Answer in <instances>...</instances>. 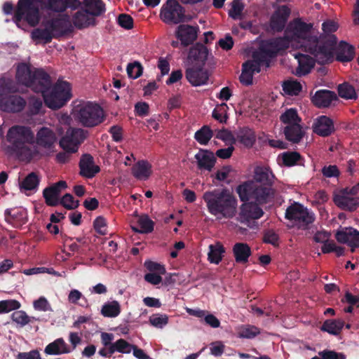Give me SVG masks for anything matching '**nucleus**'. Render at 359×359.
<instances>
[{"label":"nucleus","instance_id":"nucleus-44","mask_svg":"<svg viewBox=\"0 0 359 359\" xmlns=\"http://www.w3.org/2000/svg\"><path fill=\"white\" fill-rule=\"evenodd\" d=\"M215 132V134L214 135L215 138L223 141L226 145H233L236 142L234 135L228 129L222 128Z\"/></svg>","mask_w":359,"mask_h":359},{"label":"nucleus","instance_id":"nucleus-9","mask_svg":"<svg viewBox=\"0 0 359 359\" xmlns=\"http://www.w3.org/2000/svg\"><path fill=\"white\" fill-rule=\"evenodd\" d=\"M285 218L291 222L292 226L301 229H307L315 219L314 214L298 203H294L287 208Z\"/></svg>","mask_w":359,"mask_h":359},{"label":"nucleus","instance_id":"nucleus-46","mask_svg":"<svg viewBox=\"0 0 359 359\" xmlns=\"http://www.w3.org/2000/svg\"><path fill=\"white\" fill-rule=\"evenodd\" d=\"M283 90L285 94L296 95L301 91L302 85L297 81L287 80L283 83Z\"/></svg>","mask_w":359,"mask_h":359},{"label":"nucleus","instance_id":"nucleus-52","mask_svg":"<svg viewBox=\"0 0 359 359\" xmlns=\"http://www.w3.org/2000/svg\"><path fill=\"white\" fill-rule=\"evenodd\" d=\"M126 70L128 76L135 79L142 74L143 68L139 62H134L128 65Z\"/></svg>","mask_w":359,"mask_h":359},{"label":"nucleus","instance_id":"nucleus-33","mask_svg":"<svg viewBox=\"0 0 359 359\" xmlns=\"http://www.w3.org/2000/svg\"><path fill=\"white\" fill-rule=\"evenodd\" d=\"M354 57L353 47L344 41H341L337 49L336 59L342 62H349Z\"/></svg>","mask_w":359,"mask_h":359},{"label":"nucleus","instance_id":"nucleus-14","mask_svg":"<svg viewBox=\"0 0 359 359\" xmlns=\"http://www.w3.org/2000/svg\"><path fill=\"white\" fill-rule=\"evenodd\" d=\"M27 210L22 207L8 208L4 212L5 221L17 229L27 223Z\"/></svg>","mask_w":359,"mask_h":359},{"label":"nucleus","instance_id":"nucleus-42","mask_svg":"<svg viewBox=\"0 0 359 359\" xmlns=\"http://www.w3.org/2000/svg\"><path fill=\"white\" fill-rule=\"evenodd\" d=\"M11 319L21 327L27 325L33 320H37L34 317L29 316L25 311L18 309L11 314Z\"/></svg>","mask_w":359,"mask_h":359},{"label":"nucleus","instance_id":"nucleus-26","mask_svg":"<svg viewBox=\"0 0 359 359\" xmlns=\"http://www.w3.org/2000/svg\"><path fill=\"white\" fill-rule=\"evenodd\" d=\"M208 48L204 45L198 43L190 48L188 57L198 66H203L208 59Z\"/></svg>","mask_w":359,"mask_h":359},{"label":"nucleus","instance_id":"nucleus-61","mask_svg":"<svg viewBox=\"0 0 359 359\" xmlns=\"http://www.w3.org/2000/svg\"><path fill=\"white\" fill-rule=\"evenodd\" d=\"M116 342L111 343L110 345L104 346L100 348L98 351V354L104 358H109L112 354H114L116 350Z\"/></svg>","mask_w":359,"mask_h":359},{"label":"nucleus","instance_id":"nucleus-57","mask_svg":"<svg viewBox=\"0 0 359 359\" xmlns=\"http://www.w3.org/2000/svg\"><path fill=\"white\" fill-rule=\"evenodd\" d=\"M93 226L99 234L102 236L107 234V222L103 217H97L93 222Z\"/></svg>","mask_w":359,"mask_h":359},{"label":"nucleus","instance_id":"nucleus-43","mask_svg":"<svg viewBox=\"0 0 359 359\" xmlns=\"http://www.w3.org/2000/svg\"><path fill=\"white\" fill-rule=\"evenodd\" d=\"M233 253L237 263H246L247 243H236L233 247Z\"/></svg>","mask_w":359,"mask_h":359},{"label":"nucleus","instance_id":"nucleus-22","mask_svg":"<svg viewBox=\"0 0 359 359\" xmlns=\"http://www.w3.org/2000/svg\"><path fill=\"white\" fill-rule=\"evenodd\" d=\"M79 165L80 175L86 178H93L100 171V167L94 164V158L89 154L81 156Z\"/></svg>","mask_w":359,"mask_h":359},{"label":"nucleus","instance_id":"nucleus-15","mask_svg":"<svg viewBox=\"0 0 359 359\" xmlns=\"http://www.w3.org/2000/svg\"><path fill=\"white\" fill-rule=\"evenodd\" d=\"M67 187V182L61 180L44 189L43 191V196L46 205L51 207H55L59 205L60 194L62 190Z\"/></svg>","mask_w":359,"mask_h":359},{"label":"nucleus","instance_id":"nucleus-17","mask_svg":"<svg viewBox=\"0 0 359 359\" xmlns=\"http://www.w3.org/2000/svg\"><path fill=\"white\" fill-rule=\"evenodd\" d=\"M198 30V26L182 24L177 27L175 35L183 46H188L196 40Z\"/></svg>","mask_w":359,"mask_h":359},{"label":"nucleus","instance_id":"nucleus-38","mask_svg":"<svg viewBox=\"0 0 359 359\" xmlns=\"http://www.w3.org/2000/svg\"><path fill=\"white\" fill-rule=\"evenodd\" d=\"M214 135V131L210 127L205 125L195 133L194 138L200 144L207 145Z\"/></svg>","mask_w":359,"mask_h":359},{"label":"nucleus","instance_id":"nucleus-39","mask_svg":"<svg viewBox=\"0 0 359 359\" xmlns=\"http://www.w3.org/2000/svg\"><path fill=\"white\" fill-rule=\"evenodd\" d=\"M40 182V179L36 173L32 172L28 174L20 182L21 189L26 191H36Z\"/></svg>","mask_w":359,"mask_h":359},{"label":"nucleus","instance_id":"nucleus-45","mask_svg":"<svg viewBox=\"0 0 359 359\" xmlns=\"http://www.w3.org/2000/svg\"><path fill=\"white\" fill-rule=\"evenodd\" d=\"M228 109L229 107L226 103L217 105L212 111V117L221 123H226L228 118Z\"/></svg>","mask_w":359,"mask_h":359},{"label":"nucleus","instance_id":"nucleus-32","mask_svg":"<svg viewBox=\"0 0 359 359\" xmlns=\"http://www.w3.org/2000/svg\"><path fill=\"white\" fill-rule=\"evenodd\" d=\"M338 28H339V25L337 24V22H336L335 21L332 20H325L322 24V30H323V34L325 35H327L329 37V39L327 41H325L324 40V38L319 37L315 31H313V32L317 36L320 44L322 46H323V45H326L327 43H328L331 41L332 36H334L337 39V37L334 35H333L332 33L335 32ZM313 30H314L313 28ZM335 43H337V42ZM336 44H334V46Z\"/></svg>","mask_w":359,"mask_h":359},{"label":"nucleus","instance_id":"nucleus-62","mask_svg":"<svg viewBox=\"0 0 359 359\" xmlns=\"http://www.w3.org/2000/svg\"><path fill=\"white\" fill-rule=\"evenodd\" d=\"M227 148L219 149L217 150L215 155L222 159H227L229 158L234 151L233 145H228Z\"/></svg>","mask_w":359,"mask_h":359},{"label":"nucleus","instance_id":"nucleus-35","mask_svg":"<svg viewBox=\"0 0 359 359\" xmlns=\"http://www.w3.org/2000/svg\"><path fill=\"white\" fill-rule=\"evenodd\" d=\"M284 133L287 140L292 142H299L304 135V130L302 126L299 124L293 126H285Z\"/></svg>","mask_w":359,"mask_h":359},{"label":"nucleus","instance_id":"nucleus-64","mask_svg":"<svg viewBox=\"0 0 359 359\" xmlns=\"http://www.w3.org/2000/svg\"><path fill=\"white\" fill-rule=\"evenodd\" d=\"M17 359H41V358L37 350H32L29 352L19 353Z\"/></svg>","mask_w":359,"mask_h":359},{"label":"nucleus","instance_id":"nucleus-28","mask_svg":"<svg viewBox=\"0 0 359 359\" xmlns=\"http://www.w3.org/2000/svg\"><path fill=\"white\" fill-rule=\"evenodd\" d=\"M44 352L47 355H60L70 353L71 349L62 338H58L48 344L46 346Z\"/></svg>","mask_w":359,"mask_h":359},{"label":"nucleus","instance_id":"nucleus-3","mask_svg":"<svg viewBox=\"0 0 359 359\" xmlns=\"http://www.w3.org/2000/svg\"><path fill=\"white\" fill-rule=\"evenodd\" d=\"M7 140L11 143V149L22 161L30 162L39 155L36 147L35 136L31 128L25 126H13L8 131Z\"/></svg>","mask_w":359,"mask_h":359},{"label":"nucleus","instance_id":"nucleus-12","mask_svg":"<svg viewBox=\"0 0 359 359\" xmlns=\"http://www.w3.org/2000/svg\"><path fill=\"white\" fill-rule=\"evenodd\" d=\"M358 191V186L345 189L334 196V201L342 209L353 210L359 205V197L356 196Z\"/></svg>","mask_w":359,"mask_h":359},{"label":"nucleus","instance_id":"nucleus-2","mask_svg":"<svg viewBox=\"0 0 359 359\" xmlns=\"http://www.w3.org/2000/svg\"><path fill=\"white\" fill-rule=\"evenodd\" d=\"M274 175L268 166L257 165L255 168L253 180L248 182V228L257 229V219L262 217L260 205L267 203L273 196L271 185Z\"/></svg>","mask_w":359,"mask_h":359},{"label":"nucleus","instance_id":"nucleus-31","mask_svg":"<svg viewBox=\"0 0 359 359\" xmlns=\"http://www.w3.org/2000/svg\"><path fill=\"white\" fill-rule=\"evenodd\" d=\"M236 193L243 202L238 219L241 222H247V181L242 182L236 188Z\"/></svg>","mask_w":359,"mask_h":359},{"label":"nucleus","instance_id":"nucleus-1","mask_svg":"<svg viewBox=\"0 0 359 359\" xmlns=\"http://www.w3.org/2000/svg\"><path fill=\"white\" fill-rule=\"evenodd\" d=\"M336 38L326 45L322 46L313 30V24L296 18L289 22L283 37L272 39L262 42L257 51L253 53V60L248 61V73L259 72L262 65L269 66V59L285 49L291 47L301 49L309 53H294L293 56L297 60L298 67L294 74L302 76L309 74L313 67L315 62L325 64L332 61ZM252 83V78L248 75V86Z\"/></svg>","mask_w":359,"mask_h":359},{"label":"nucleus","instance_id":"nucleus-50","mask_svg":"<svg viewBox=\"0 0 359 359\" xmlns=\"http://www.w3.org/2000/svg\"><path fill=\"white\" fill-rule=\"evenodd\" d=\"M278 158L285 165L292 166L300 159V155L297 152H285Z\"/></svg>","mask_w":359,"mask_h":359},{"label":"nucleus","instance_id":"nucleus-49","mask_svg":"<svg viewBox=\"0 0 359 359\" xmlns=\"http://www.w3.org/2000/svg\"><path fill=\"white\" fill-rule=\"evenodd\" d=\"M149 323L156 328H163L168 323V316L166 314L155 313L149 317Z\"/></svg>","mask_w":359,"mask_h":359},{"label":"nucleus","instance_id":"nucleus-51","mask_svg":"<svg viewBox=\"0 0 359 359\" xmlns=\"http://www.w3.org/2000/svg\"><path fill=\"white\" fill-rule=\"evenodd\" d=\"M20 306V303L15 299L0 301V314L19 309Z\"/></svg>","mask_w":359,"mask_h":359},{"label":"nucleus","instance_id":"nucleus-48","mask_svg":"<svg viewBox=\"0 0 359 359\" xmlns=\"http://www.w3.org/2000/svg\"><path fill=\"white\" fill-rule=\"evenodd\" d=\"M231 5V8L228 13L229 16L233 20H241L244 9L243 4L240 0H233Z\"/></svg>","mask_w":359,"mask_h":359},{"label":"nucleus","instance_id":"nucleus-4","mask_svg":"<svg viewBox=\"0 0 359 359\" xmlns=\"http://www.w3.org/2000/svg\"><path fill=\"white\" fill-rule=\"evenodd\" d=\"M203 199L212 215H221L224 218H232L236 214L237 199L226 188L207 191L203 194Z\"/></svg>","mask_w":359,"mask_h":359},{"label":"nucleus","instance_id":"nucleus-16","mask_svg":"<svg viewBox=\"0 0 359 359\" xmlns=\"http://www.w3.org/2000/svg\"><path fill=\"white\" fill-rule=\"evenodd\" d=\"M83 7L82 1L80 0H62V1H53L49 5L40 7L41 12L47 11L51 13H62L67 8L71 10H76Z\"/></svg>","mask_w":359,"mask_h":359},{"label":"nucleus","instance_id":"nucleus-10","mask_svg":"<svg viewBox=\"0 0 359 359\" xmlns=\"http://www.w3.org/2000/svg\"><path fill=\"white\" fill-rule=\"evenodd\" d=\"M161 20L167 24H178L187 21L185 9L177 0H167L161 9Z\"/></svg>","mask_w":359,"mask_h":359},{"label":"nucleus","instance_id":"nucleus-23","mask_svg":"<svg viewBox=\"0 0 359 359\" xmlns=\"http://www.w3.org/2000/svg\"><path fill=\"white\" fill-rule=\"evenodd\" d=\"M203 67H193L186 69V78L192 86H199L207 83L209 75L208 72L203 69Z\"/></svg>","mask_w":359,"mask_h":359},{"label":"nucleus","instance_id":"nucleus-6","mask_svg":"<svg viewBox=\"0 0 359 359\" xmlns=\"http://www.w3.org/2000/svg\"><path fill=\"white\" fill-rule=\"evenodd\" d=\"M43 28H36L31 34L32 39L37 42L47 44L53 39H58L66 34L69 30V22L65 18H53L44 19L42 22Z\"/></svg>","mask_w":359,"mask_h":359},{"label":"nucleus","instance_id":"nucleus-25","mask_svg":"<svg viewBox=\"0 0 359 359\" xmlns=\"http://www.w3.org/2000/svg\"><path fill=\"white\" fill-rule=\"evenodd\" d=\"M313 128L315 133L326 137L334 131V123L330 118L320 116L314 121Z\"/></svg>","mask_w":359,"mask_h":359},{"label":"nucleus","instance_id":"nucleus-40","mask_svg":"<svg viewBox=\"0 0 359 359\" xmlns=\"http://www.w3.org/2000/svg\"><path fill=\"white\" fill-rule=\"evenodd\" d=\"M280 121L285 126H293L294 125H299L301 122V118L297 114V111L294 108L287 109L280 116Z\"/></svg>","mask_w":359,"mask_h":359},{"label":"nucleus","instance_id":"nucleus-47","mask_svg":"<svg viewBox=\"0 0 359 359\" xmlns=\"http://www.w3.org/2000/svg\"><path fill=\"white\" fill-rule=\"evenodd\" d=\"M338 93L340 97L345 99H355L357 97L354 88L346 83L338 86Z\"/></svg>","mask_w":359,"mask_h":359},{"label":"nucleus","instance_id":"nucleus-18","mask_svg":"<svg viewBox=\"0 0 359 359\" xmlns=\"http://www.w3.org/2000/svg\"><path fill=\"white\" fill-rule=\"evenodd\" d=\"M26 105V101L20 95H11L0 99V109L6 112L21 111Z\"/></svg>","mask_w":359,"mask_h":359},{"label":"nucleus","instance_id":"nucleus-8","mask_svg":"<svg viewBox=\"0 0 359 359\" xmlns=\"http://www.w3.org/2000/svg\"><path fill=\"white\" fill-rule=\"evenodd\" d=\"M71 97V87L67 81H58L49 93H45L43 95L45 104L52 109L61 108Z\"/></svg>","mask_w":359,"mask_h":359},{"label":"nucleus","instance_id":"nucleus-19","mask_svg":"<svg viewBox=\"0 0 359 359\" xmlns=\"http://www.w3.org/2000/svg\"><path fill=\"white\" fill-rule=\"evenodd\" d=\"M57 141L55 133L49 128L42 127L36 133L35 142L39 147L51 150Z\"/></svg>","mask_w":359,"mask_h":359},{"label":"nucleus","instance_id":"nucleus-58","mask_svg":"<svg viewBox=\"0 0 359 359\" xmlns=\"http://www.w3.org/2000/svg\"><path fill=\"white\" fill-rule=\"evenodd\" d=\"M116 345L117 352L121 353H130L132 351L133 344L128 343L123 339H119L115 341Z\"/></svg>","mask_w":359,"mask_h":359},{"label":"nucleus","instance_id":"nucleus-21","mask_svg":"<svg viewBox=\"0 0 359 359\" xmlns=\"http://www.w3.org/2000/svg\"><path fill=\"white\" fill-rule=\"evenodd\" d=\"M194 158L197 163L198 169L208 172L212 171L217 161L212 151L204 149H200L198 152L195 154Z\"/></svg>","mask_w":359,"mask_h":359},{"label":"nucleus","instance_id":"nucleus-55","mask_svg":"<svg viewBox=\"0 0 359 359\" xmlns=\"http://www.w3.org/2000/svg\"><path fill=\"white\" fill-rule=\"evenodd\" d=\"M118 24L126 29H130L133 27V18L126 13H121L117 18Z\"/></svg>","mask_w":359,"mask_h":359},{"label":"nucleus","instance_id":"nucleus-56","mask_svg":"<svg viewBox=\"0 0 359 359\" xmlns=\"http://www.w3.org/2000/svg\"><path fill=\"white\" fill-rule=\"evenodd\" d=\"M33 306L36 311H51L52 308L47 299L44 297H41L38 299L34 301Z\"/></svg>","mask_w":359,"mask_h":359},{"label":"nucleus","instance_id":"nucleus-53","mask_svg":"<svg viewBox=\"0 0 359 359\" xmlns=\"http://www.w3.org/2000/svg\"><path fill=\"white\" fill-rule=\"evenodd\" d=\"M67 210H74L79 205V201L74 200V196L70 194H65L60 200V203Z\"/></svg>","mask_w":359,"mask_h":359},{"label":"nucleus","instance_id":"nucleus-11","mask_svg":"<svg viewBox=\"0 0 359 359\" xmlns=\"http://www.w3.org/2000/svg\"><path fill=\"white\" fill-rule=\"evenodd\" d=\"M88 133L82 128H70L60 139V147L65 151L77 152L79 146L87 137Z\"/></svg>","mask_w":359,"mask_h":359},{"label":"nucleus","instance_id":"nucleus-24","mask_svg":"<svg viewBox=\"0 0 359 359\" xmlns=\"http://www.w3.org/2000/svg\"><path fill=\"white\" fill-rule=\"evenodd\" d=\"M72 22L74 26L79 29L95 26L97 23L95 17L88 13L83 7L74 14Z\"/></svg>","mask_w":359,"mask_h":359},{"label":"nucleus","instance_id":"nucleus-36","mask_svg":"<svg viewBox=\"0 0 359 359\" xmlns=\"http://www.w3.org/2000/svg\"><path fill=\"white\" fill-rule=\"evenodd\" d=\"M344 326V322L342 320H327L323 323L321 330L332 335H338Z\"/></svg>","mask_w":359,"mask_h":359},{"label":"nucleus","instance_id":"nucleus-34","mask_svg":"<svg viewBox=\"0 0 359 359\" xmlns=\"http://www.w3.org/2000/svg\"><path fill=\"white\" fill-rule=\"evenodd\" d=\"M137 226H132L133 231L141 233H149L153 231L154 223L147 216L142 215L140 217L137 222Z\"/></svg>","mask_w":359,"mask_h":359},{"label":"nucleus","instance_id":"nucleus-60","mask_svg":"<svg viewBox=\"0 0 359 359\" xmlns=\"http://www.w3.org/2000/svg\"><path fill=\"white\" fill-rule=\"evenodd\" d=\"M109 133L111 134L112 140L116 142H119L123 140V128L120 126H112Z\"/></svg>","mask_w":359,"mask_h":359},{"label":"nucleus","instance_id":"nucleus-13","mask_svg":"<svg viewBox=\"0 0 359 359\" xmlns=\"http://www.w3.org/2000/svg\"><path fill=\"white\" fill-rule=\"evenodd\" d=\"M335 238L339 243L347 244L352 251L359 248V231L352 227H341L337 231Z\"/></svg>","mask_w":359,"mask_h":359},{"label":"nucleus","instance_id":"nucleus-7","mask_svg":"<svg viewBox=\"0 0 359 359\" xmlns=\"http://www.w3.org/2000/svg\"><path fill=\"white\" fill-rule=\"evenodd\" d=\"M74 118L81 126L93 128L101 124L105 119V114L100 105L88 102L78 105L74 109Z\"/></svg>","mask_w":359,"mask_h":359},{"label":"nucleus","instance_id":"nucleus-27","mask_svg":"<svg viewBox=\"0 0 359 359\" xmlns=\"http://www.w3.org/2000/svg\"><path fill=\"white\" fill-rule=\"evenodd\" d=\"M337 99L334 92L322 90L317 91L312 98V102L318 107H326Z\"/></svg>","mask_w":359,"mask_h":359},{"label":"nucleus","instance_id":"nucleus-41","mask_svg":"<svg viewBox=\"0 0 359 359\" xmlns=\"http://www.w3.org/2000/svg\"><path fill=\"white\" fill-rule=\"evenodd\" d=\"M121 313L120 304L117 301L105 303L101 309V314L107 318H115Z\"/></svg>","mask_w":359,"mask_h":359},{"label":"nucleus","instance_id":"nucleus-63","mask_svg":"<svg viewBox=\"0 0 359 359\" xmlns=\"http://www.w3.org/2000/svg\"><path fill=\"white\" fill-rule=\"evenodd\" d=\"M136 114L139 116H145L149 114V106L147 102H137L135 106Z\"/></svg>","mask_w":359,"mask_h":359},{"label":"nucleus","instance_id":"nucleus-29","mask_svg":"<svg viewBox=\"0 0 359 359\" xmlns=\"http://www.w3.org/2000/svg\"><path fill=\"white\" fill-rule=\"evenodd\" d=\"M132 173L138 180H147L151 174V165L147 161H139L132 168Z\"/></svg>","mask_w":359,"mask_h":359},{"label":"nucleus","instance_id":"nucleus-5","mask_svg":"<svg viewBox=\"0 0 359 359\" xmlns=\"http://www.w3.org/2000/svg\"><path fill=\"white\" fill-rule=\"evenodd\" d=\"M17 81L36 93H41L42 96L52 85L50 75L43 69H37L22 63L18 66L16 72Z\"/></svg>","mask_w":359,"mask_h":359},{"label":"nucleus","instance_id":"nucleus-54","mask_svg":"<svg viewBox=\"0 0 359 359\" xmlns=\"http://www.w3.org/2000/svg\"><path fill=\"white\" fill-rule=\"evenodd\" d=\"M145 268L150 271V273H156L164 275L166 273L165 266L159 263L147 260L144 262Z\"/></svg>","mask_w":359,"mask_h":359},{"label":"nucleus","instance_id":"nucleus-30","mask_svg":"<svg viewBox=\"0 0 359 359\" xmlns=\"http://www.w3.org/2000/svg\"><path fill=\"white\" fill-rule=\"evenodd\" d=\"M83 8L94 17H99L106 11L105 4L102 0H83Z\"/></svg>","mask_w":359,"mask_h":359},{"label":"nucleus","instance_id":"nucleus-59","mask_svg":"<svg viewBox=\"0 0 359 359\" xmlns=\"http://www.w3.org/2000/svg\"><path fill=\"white\" fill-rule=\"evenodd\" d=\"M318 354L322 359H346V355L344 353L330 350L320 351Z\"/></svg>","mask_w":359,"mask_h":359},{"label":"nucleus","instance_id":"nucleus-37","mask_svg":"<svg viewBox=\"0 0 359 359\" xmlns=\"http://www.w3.org/2000/svg\"><path fill=\"white\" fill-rule=\"evenodd\" d=\"M210 251L208 252V260L210 263L218 264L222 259L225 249L219 242L215 245H210Z\"/></svg>","mask_w":359,"mask_h":359},{"label":"nucleus","instance_id":"nucleus-20","mask_svg":"<svg viewBox=\"0 0 359 359\" xmlns=\"http://www.w3.org/2000/svg\"><path fill=\"white\" fill-rule=\"evenodd\" d=\"M290 14V10L287 6L278 7L271 17L270 28L274 32L281 31L285 27Z\"/></svg>","mask_w":359,"mask_h":359}]
</instances>
